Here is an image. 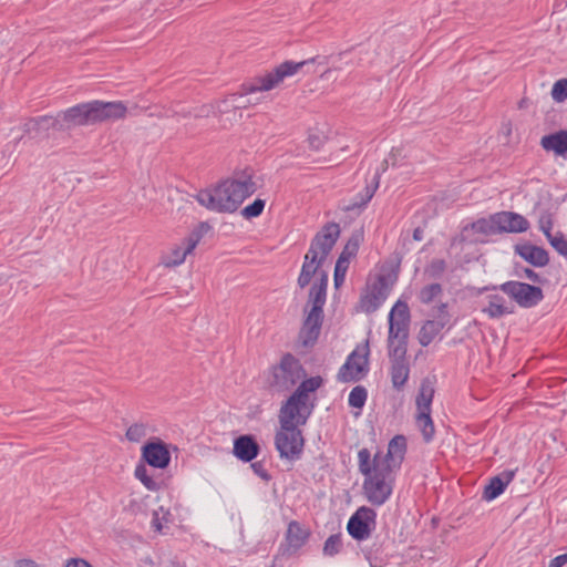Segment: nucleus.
I'll return each instance as SVG.
<instances>
[{
	"instance_id": "5",
	"label": "nucleus",
	"mask_w": 567,
	"mask_h": 567,
	"mask_svg": "<svg viewBox=\"0 0 567 567\" xmlns=\"http://www.w3.org/2000/svg\"><path fill=\"white\" fill-rule=\"evenodd\" d=\"M359 471L364 476L362 489L367 501L373 506L385 504L393 493L395 472L389 466L371 461L368 449L358 452Z\"/></svg>"
},
{
	"instance_id": "24",
	"label": "nucleus",
	"mask_w": 567,
	"mask_h": 567,
	"mask_svg": "<svg viewBox=\"0 0 567 567\" xmlns=\"http://www.w3.org/2000/svg\"><path fill=\"white\" fill-rule=\"evenodd\" d=\"M389 165V159H384L381 165V171L377 169L371 182L365 185L364 189L360 192L351 206L349 208H362L365 207L367 204L372 199L374 196L379 185H380V178L381 174L386 171Z\"/></svg>"
},
{
	"instance_id": "34",
	"label": "nucleus",
	"mask_w": 567,
	"mask_h": 567,
	"mask_svg": "<svg viewBox=\"0 0 567 567\" xmlns=\"http://www.w3.org/2000/svg\"><path fill=\"white\" fill-rule=\"evenodd\" d=\"M266 202L261 198H256L251 204L244 207L241 216L246 219H251L260 216L265 209Z\"/></svg>"
},
{
	"instance_id": "6",
	"label": "nucleus",
	"mask_w": 567,
	"mask_h": 567,
	"mask_svg": "<svg viewBox=\"0 0 567 567\" xmlns=\"http://www.w3.org/2000/svg\"><path fill=\"white\" fill-rule=\"evenodd\" d=\"M306 370L300 360L291 353H285L278 364L271 368L269 385L277 392L291 390L300 380H307Z\"/></svg>"
},
{
	"instance_id": "29",
	"label": "nucleus",
	"mask_w": 567,
	"mask_h": 567,
	"mask_svg": "<svg viewBox=\"0 0 567 567\" xmlns=\"http://www.w3.org/2000/svg\"><path fill=\"white\" fill-rule=\"evenodd\" d=\"M443 295L441 284L433 282L422 287L417 293V299L423 305H430Z\"/></svg>"
},
{
	"instance_id": "43",
	"label": "nucleus",
	"mask_w": 567,
	"mask_h": 567,
	"mask_svg": "<svg viewBox=\"0 0 567 567\" xmlns=\"http://www.w3.org/2000/svg\"><path fill=\"white\" fill-rule=\"evenodd\" d=\"M251 468H252L254 473L257 476H259L260 478H262L264 481H269L270 480V474L265 468L262 462L258 461V462L251 463Z\"/></svg>"
},
{
	"instance_id": "30",
	"label": "nucleus",
	"mask_w": 567,
	"mask_h": 567,
	"mask_svg": "<svg viewBox=\"0 0 567 567\" xmlns=\"http://www.w3.org/2000/svg\"><path fill=\"white\" fill-rule=\"evenodd\" d=\"M134 475L148 491L156 492L161 488V482L148 475V470L145 465H137Z\"/></svg>"
},
{
	"instance_id": "11",
	"label": "nucleus",
	"mask_w": 567,
	"mask_h": 567,
	"mask_svg": "<svg viewBox=\"0 0 567 567\" xmlns=\"http://www.w3.org/2000/svg\"><path fill=\"white\" fill-rule=\"evenodd\" d=\"M377 526V512L368 506L359 507L347 524L349 535L358 540H367Z\"/></svg>"
},
{
	"instance_id": "26",
	"label": "nucleus",
	"mask_w": 567,
	"mask_h": 567,
	"mask_svg": "<svg viewBox=\"0 0 567 567\" xmlns=\"http://www.w3.org/2000/svg\"><path fill=\"white\" fill-rule=\"evenodd\" d=\"M540 146L546 152H554L556 155L565 156L567 154V130L544 135L540 138Z\"/></svg>"
},
{
	"instance_id": "31",
	"label": "nucleus",
	"mask_w": 567,
	"mask_h": 567,
	"mask_svg": "<svg viewBox=\"0 0 567 567\" xmlns=\"http://www.w3.org/2000/svg\"><path fill=\"white\" fill-rule=\"evenodd\" d=\"M342 548H343L342 534L341 533L332 534L326 539V542L323 544V548H322V554L327 557H333V556L340 554Z\"/></svg>"
},
{
	"instance_id": "15",
	"label": "nucleus",
	"mask_w": 567,
	"mask_h": 567,
	"mask_svg": "<svg viewBox=\"0 0 567 567\" xmlns=\"http://www.w3.org/2000/svg\"><path fill=\"white\" fill-rule=\"evenodd\" d=\"M202 239V231L199 229L193 230L183 241L172 248L171 252L163 259L166 267H176L182 265L186 257L193 252Z\"/></svg>"
},
{
	"instance_id": "36",
	"label": "nucleus",
	"mask_w": 567,
	"mask_h": 567,
	"mask_svg": "<svg viewBox=\"0 0 567 567\" xmlns=\"http://www.w3.org/2000/svg\"><path fill=\"white\" fill-rule=\"evenodd\" d=\"M551 97L556 103H563L567 100V79H559L551 87Z\"/></svg>"
},
{
	"instance_id": "52",
	"label": "nucleus",
	"mask_w": 567,
	"mask_h": 567,
	"mask_svg": "<svg viewBox=\"0 0 567 567\" xmlns=\"http://www.w3.org/2000/svg\"><path fill=\"white\" fill-rule=\"evenodd\" d=\"M200 115H202V114H199V113H195V114H194V116H195V117H198V116H200Z\"/></svg>"
},
{
	"instance_id": "23",
	"label": "nucleus",
	"mask_w": 567,
	"mask_h": 567,
	"mask_svg": "<svg viewBox=\"0 0 567 567\" xmlns=\"http://www.w3.org/2000/svg\"><path fill=\"white\" fill-rule=\"evenodd\" d=\"M486 301L487 305L482 308V312L491 319H499L514 312L513 305L507 303L505 298L498 293L487 295Z\"/></svg>"
},
{
	"instance_id": "28",
	"label": "nucleus",
	"mask_w": 567,
	"mask_h": 567,
	"mask_svg": "<svg viewBox=\"0 0 567 567\" xmlns=\"http://www.w3.org/2000/svg\"><path fill=\"white\" fill-rule=\"evenodd\" d=\"M415 424L421 431L424 442H432L435 435V426L431 416V412H416Z\"/></svg>"
},
{
	"instance_id": "51",
	"label": "nucleus",
	"mask_w": 567,
	"mask_h": 567,
	"mask_svg": "<svg viewBox=\"0 0 567 567\" xmlns=\"http://www.w3.org/2000/svg\"><path fill=\"white\" fill-rule=\"evenodd\" d=\"M174 113H175L176 115H179V114H181V115H182V116H184V117H186V116H190V115H192V112H190V111H186L184 107H182L181 110H176V111H174Z\"/></svg>"
},
{
	"instance_id": "44",
	"label": "nucleus",
	"mask_w": 567,
	"mask_h": 567,
	"mask_svg": "<svg viewBox=\"0 0 567 567\" xmlns=\"http://www.w3.org/2000/svg\"><path fill=\"white\" fill-rule=\"evenodd\" d=\"M437 312H439V316H437V319L439 321H444V324H447L450 322V319H451V316L447 311V303L446 302H441L439 306H437Z\"/></svg>"
},
{
	"instance_id": "17",
	"label": "nucleus",
	"mask_w": 567,
	"mask_h": 567,
	"mask_svg": "<svg viewBox=\"0 0 567 567\" xmlns=\"http://www.w3.org/2000/svg\"><path fill=\"white\" fill-rule=\"evenodd\" d=\"M142 456L148 465L155 468H165L171 462V453L162 441L145 444L142 449Z\"/></svg>"
},
{
	"instance_id": "39",
	"label": "nucleus",
	"mask_w": 567,
	"mask_h": 567,
	"mask_svg": "<svg viewBox=\"0 0 567 567\" xmlns=\"http://www.w3.org/2000/svg\"><path fill=\"white\" fill-rule=\"evenodd\" d=\"M446 269V262L444 259H433L427 266V274L432 278H440Z\"/></svg>"
},
{
	"instance_id": "35",
	"label": "nucleus",
	"mask_w": 567,
	"mask_h": 567,
	"mask_svg": "<svg viewBox=\"0 0 567 567\" xmlns=\"http://www.w3.org/2000/svg\"><path fill=\"white\" fill-rule=\"evenodd\" d=\"M494 214L488 218H481L473 224V228L477 233H482L485 235L498 234L496 224L493 223Z\"/></svg>"
},
{
	"instance_id": "10",
	"label": "nucleus",
	"mask_w": 567,
	"mask_h": 567,
	"mask_svg": "<svg viewBox=\"0 0 567 567\" xmlns=\"http://www.w3.org/2000/svg\"><path fill=\"white\" fill-rule=\"evenodd\" d=\"M369 372V348L354 349L339 369L338 381L342 383L358 382Z\"/></svg>"
},
{
	"instance_id": "9",
	"label": "nucleus",
	"mask_w": 567,
	"mask_h": 567,
	"mask_svg": "<svg viewBox=\"0 0 567 567\" xmlns=\"http://www.w3.org/2000/svg\"><path fill=\"white\" fill-rule=\"evenodd\" d=\"M493 290L499 289L509 296L519 307L533 308L537 306L543 299L544 293L542 288L532 286L520 281H506L498 287H492ZM491 288L484 287L483 291H488Z\"/></svg>"
},
{
	"instance_id": "42",
	"label": "nucleus",
	"mask_w": 567,
	"mask_h": 567,
	"mask_svg": "<svg viewBox=\"0 0 567 567\" xmlns=\"http://www.w3.org/2000/svg\"><path fill=\"white\" fill-rule=\"evenodd\" d=\"M309 146L315 150L319 151L323 147L326 143V137L320 134H310L308 137Z\"/></svg>"
},
{
	"instance_id": "32",
	"label": "nucleus",
	"mask_w": 567,
	"mask_h": 567,
	"mask_svg": "<svg viewBox=\"0 0 567 567\" xmlns=\"http://www.w3.org/2000/svg\"><path fill=\"white\" fill-rule=\"evenodd\" d=\"M348 267V257L344 256V252H341L334 266L333 282L336 288H339L343 285Z\"/></svg>"
},
{
	"instance_id": "12",
	"label": "nucleus",
	"mask_w": 567,
	"mask_h": 567,
	"mask_svg": "<svg viewBox=\"0 0 567 567\" xmlns=\"http://www.w3.org/2000/svg\"><path fill=\"white\" fill-rule=\"evenodd\" d=\"M389 295L386 277L379 275L372 282L367 285L365 291L360 298V308L367 313L377 311L385 301Z\"/></svg>"
},
{
	"instance_id": "46",
	"label": "nucleus",
	"mask_w": 567,
	"mask_h": 567,
	"mask_svg": "<svg viewBox=\"0 0 567 567\" xmlns=\"http://www.w3.org/2000/svg\"><path fill=\"white\" fill-rule=\"evenodd\" d=\"M13 567H43L41 565H39L37 561H34L33 559H30V558H22V559H18Z\"/></svg>"
},
{
	"instance_id": "19",
	"label": "nucleus",
	"mask_w": 567,
	"mask_h": 567,
	"mask_svg": "<svg viewBox=\"0 0 567 567\" xmlns=\"http://www.w3.org/2000/svg\"><path fill=\"white\" fill-rule=\"evenodd\" d=\"M310 536V532L305 528L299 522L291 520L288 524L286 532V543L288 554H296L301 547L306 545Z\"/></svg>"
},
{
	"instance_id": "45",
	"label": "nucleus",
	"mask_w": 567,
	"mask_h": 567,
	"mask_svg": "<svg viewBox=\"0 0 567 567\" xmlns=\"http://www.w3.org/2000/svg\"><path fill=\"white\" fill-rule=\"evenodd\" d=\"M65 567H93L90 563L82 558H72L66 561Z\"/></svg>"
},
{
	"instance_id": "41",
	"label": "nucleus",
	"mask_w": 567,
	"mask_h": 567,
	"mask_svg": "<svg viewBox=\"0 0 567 567\" xmlns=\"http://www.w3.org/2000/svg\"><path fill=\"white\" fill-rule=\"evenodd\" d=\"M516 272L519 277L527 278L528 280L533 282H540V277L537 272H535L533 269L527 267L517 268Z\"/></svg>"
},
{
	"instance_id": "48",
	"label": "nucleus",
	"mask_w": 567,
	"mask_h": 567,
	"mask_svg": "<svg viewBox=\"0 0 567 567\" xmlns=\"http://www.w3.org/2000/svg\"><path fill=\"white\" fill-rule=\"evenodd\" d=\"M357 251H358V243H351V241H349V243L346 245V247H344V249H343V251H342V252H344V256H347V257L349 258L350 256L355 255V254H357Z\"/></svg>"
},
{
	"instance_id": "21",
	"label": "nucleus",
	"mask_w": 567,
	"mask_h": 567,
	"mask_svg": "<svg viewBox=\"0 0 567 567\" xmlns=\"http://www.w3.org/2000/svg\"><path fill=\"white\" fill-rule=\"evenodd\" d=\"M516 471L507 470L492 477L483 492V498L491 502L497 498L514 480Z\"/></svg>"
},
{
	"instance_id": "20",
	"label": "nucleus",
	"mask_w": 567,
	"mask_h": 567,
	"mask_svg": "<svg viewBox=\"0 0 567 567\" xmlns=\"http://www.w3.org/2000/svg\"><path fill=\"white\" fill-rule=\"evenodd\" d=\"M514 250L534 267H545L549 262L548 252L542 247L525 243L516 245Z\"/></svg>"
},
{
	"instance_id": "4",
	"label": "nucleus",
	"mask_w": 567,
	"mask_h": 567,
	"mask_svg": "<svg viewBox=\"0 0 567 567\" xmlns=\"http://www.w3.org/2000/svg\"><path fill=\"white\" fill-rule=\"evenodd\" d=\"M251 176L226 179L213 188H206L196 195L197 202L216 213H234L243 202L256 192Z\"/></svg>"
},
{
	"instance_id": "14",
	"label": "nucleus",
	"mask_w": 567,
	"mask_h": 567,
	"mask_svg": "<svg viewBox=\"0 0 567 567\" xmlns=\"http://www.w3.org/2000/svg\"><path fill=\"white\" fill-rule=\"evenodd\" d=\"M406 453V439L404 435H395L388 444L385 454L378 452L372 462L389 466V470L396 472L400 470Z\"/></svg>"
},
{
	"instance_id": "13",
	"label": "nucleus",
	"mask_w": 567,
	"mask_h": 567,
	"mask_svg": "<svg viewBox=\"0 0 567 567\" xmlns=\"http://www.w3.org/2000/svg\"><path fill=\"white\" fill-rule=\"evenodd\" d=\"M408 350L401 348L388 351L390 359L389 375L394 390L402 391L410 377V363L406 359Z\"/></svg>"
},
{
	"instance_id": "8",
	"label": "nucleus",
	"mask_w": 567,
	"mask_h": 567,
	"mask_svg": "<svg viewBox=\"0 0 567 567\" xmlns=\"http://www.w3.org/2000/svg\"><path fill=\"white\" fill-rule=\"evenodd\" d=\"M410 320L408 303L398 300L389 313L388 351L396 348L408 350Z\"/></svg>"
},
{
	"instance_id": "33",
	"label": "nucleus",
	"mask_w": 567,
	"mask_h": 567,
	"mask_svg": "<svg viewBox=\"0 0 567 567\" xmlns=\"http://www.w3.org/2000/svg\"><path fill=\"white\" fill-rule=\"evenodd\" d=\"M368 391L362 385L354 386L348 398V403L352 408L362 409L367 402Z\"/></svg>"
},
{
	"instance_id": "49",
	"label": "nucleus",
	"mask_w": 567,
	"mask_h": 567,
	"mask_svg": "<svg viewBox=\"0 0 567 567\" xmlns=\"http://www.w3.org/2000/svg\"><path fill=\"white\" fill-rule=\"evenodd\" d=\"M152 524H153V526L155 527L156 530L162 532L163 525L161 524V520L158 518L157 513L154 514Z\"/></svg>"
},
{
	"instance_id": "22",
	"label": "nucleus",
	"mask_w": 567,
	"mask_h": 567,
	"mask_svg": "<svg viewBox=\"0 0 567 567\" xmlns=\"http://www.w3.org/2000/svg\"><path fill=\"white\" fill-rule=\"evenodd\" d=\"M234 455L243 462H251L260 451L258 443L251 435H241L234 441Z\"/></svg>"
},
{
	"instance_id": "47",
	"label": "nucleus",
	"mask_w": 567,
	"mask_h": 567,
	"mask_svg": "<svg viewBox=\"0 0 567 567\" xmlns=\"http://www.w3.org/2000/svg\"><path fill=\"white\" fill-rule=\"evenodd\" d=\"M565 564H567V553L551 559L549 567H563Z\"/></svg>"
},
{
	"instance_id": "3",
	"label": "nucleus",
	"mask_w": 567,
	"mask_h": 567,
	"mask_svg": "<svg viewBox=\"0 0 567 567\" xmlns=\"http://www.w3.org/2000/svg\"><path fill=\"white\" fill-rule=\"evenodd\" d=\"M127 106L122 101L104 102L93 100L79 103L59 112L55 118V131H68L76 126L95 125L102 122L124 118Z\"/></svg>"
},
{
	"instance_id": "7",
	"label": "nucleus",
	"mask_w": 567,
	"mask_h": 567,
	"mask_svg": "<svg viewBox=\"0 0 567 567\" xmlns=\"http://www.w3.org/2000/svg\"><path fill=\"white\" fill-rule=\"evenodd\" d=\"M313 62L315 58L300 62L285 61L276 66L272 71L264 75L256 76L249 82L244 83L243 91L245 94L270 91L286 78L296 74L305 65Z\"/></svg>"
},
{
	"instance_id": "2",
	"label": "nucleus",
	"mask_w": 567,
	"mask_h": 567,
	"mask_svg": "<svg viewBox=\"0 0 567 567\" xmlns=\"http://www.w3.org/2000/svg\"><path fill=\"white\" fill-rule=\"evenodd\" d=\"M322 384L323 379L320 375L303 380L281 405L279 411L280 429L275 435V446L280 458L290 462L301 458L305 439L298 426L306 424L315 406L311 403L308 408L310 394L315 393Z\"/></svg>"
},
{
	"instance_id": "40",
	"label": "nucleus",
	"mask_w": 567,
	"mask_h": 567,
	"mask_svg": "<svg viewBox=\"0 0 567 567\" xmlns=\"http://www.w3.org/2000/svg\"><path fill=\"white\" fill-rule=\"evenodd\" d=\"M551 228H553V221H551L550 216L549 215H543L539 218V229L544 233V235L546 236L547 240H549V238L554 237V235L551 234Z\"/></svg>"
},
{
	"instance_id": "18",
	"label": "nucleus",
	"mask_w": 567,
	"mask_h": 567,
	"mask_svg": "<svg viewBox=\"0 0 567 567\" xmlns=\"http://www.w3.org/2000/svg\"><path fill=\"white\" fill-rule=\"evenodd\" d=\"M22 130L30 138L42 140L49 135L50 130H55V118L51 115L30 118L23 124Z\"/></svg>"
},
{
	"instance_id": "27",
	"label": "nucleus",
	"mask_w": 567,
	"mask_h": 567,
	"mask_svg": "<svg viewBox=\"0 0 567 567\" xmlns=\"http://www.w3.org/2000/svg\"><path fill=\"white\" fill-rule=\"evenodd\" d=\"M444 321L426 320L421 327L417 340L422 347H427L435 337L444 329Z\"/></svg>"
},
{
	"instance_id": "50",
	"label": "nucleus",
	"mask_w": 567,
	"mask_h": 567,
	"mask_svg": "<svg viewBox=\"0 0 567 567\" xmlns=\"http://www.w3.org/2000/svg\"><path fill=\"white\" fill-rule=\"evenodd\" d=\"M413 238L415 240H422L423 239V230L421 228H415L413 231Z\"/></svg>"
},
{
	"instance_id": "1",
	"label": "nucleus",
	"mask_w": 567,
	"mask_h": 567,
	"mask_svg": "<svg viewBox=\"0 0 567 567\" xmlns=\"http://www.w3.org/2000/svg\"><path fill=\"white\" fill-rule=\"evenodd\" d=\"M339 236L340 227L337 223H328L317 233L311 240L308 252L305 255L297 279L299 288L303 289L310 284L312 276L318 274V279L309 290L308 302L311 308L300 330V340L305 347L313 346L321 331L329 276L327 271L320 270V268L327 260Z\"/></svg>"
},
{
	"instance_id": "37",
	"label": "nucleus",
	"mask_w": 567,
	"mask_h": 567,
	"mask_svg": "<svg viewBox=\"0 0 567 567\" xmlns=\"http://www.w3.org/2000/svg\"><path fill=\"white\" fill-rule=\"evenodd\" d=\"M550 246L561 256L567 258V240L563 233L558 231L549 238Z\"/></svg>"
},
{
	"instance_id": "38",
	"label": "nucleus",
	"mask_w": 567,
	"mask_h": 567,
	"mask_svg": "<svg viewBox=\"0 0 567 567\" xmlns=\"http://www.w3.org/2000/svg\"><path fill=\"white\" fill-rule=\"evenodd\" d=\"M145 426L143 424L135 423L127 429L125 435L131 442H140L145 436Z\"/></svg>"
},
{
	"instance_id": "16",
	"label": "nucleus",
	"mask_w": 567,
	"mask_h": 567,
	"mask_svg": "<svg viewBox=\"0 0 567 567\" xmlns=\"http://www.w3.org/2000/svg\"><path fill=\"white\" fill-rule=\"evenodd\" d=\"M493 223L496 224L498 234H518L529 228V221L523 215L514 212L495 213Z\"/></svg>"
},
{
	"instance_id": "25",
	"label": "nucleus",
	"mask_w": 567,
	"mask_h": 567,
	"mask_svg": "<svg viewBox=\"0 0 567 567\" xmlns=\"http://www.w3.org/2000/svg\"><path fill=\"white\" fill-rule=\"evenodd\" d=\"M434 379L427 377L421 381L419 393L415 399L416 412H432V402L435 388Z\"/></svg>"
}]
</instances>
